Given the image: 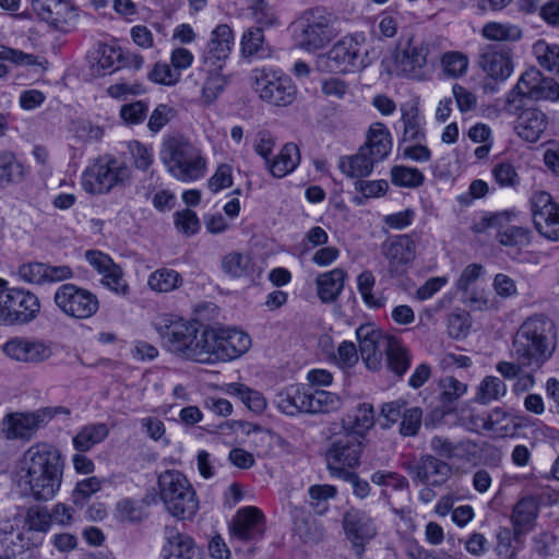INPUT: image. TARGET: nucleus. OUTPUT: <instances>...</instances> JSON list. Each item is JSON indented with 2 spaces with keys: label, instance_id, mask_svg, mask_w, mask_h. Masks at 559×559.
<instances>
[{
  "label": "nucleus",
  "instance_id": "bb28decb",
  "mask_svg": "<svg viewBox=\"0 0 559 559\" xmlns=\"http://www.w3.org/2000/svg\"><path fill=\"white\" fill-rule=\"evenodd\" d=\"M223 68L201 66L198 74L203 79L200 102L210 106L223 94L228 84L227 75L223 74Z\"/></svg>",
  "mask_w": 559,
  "mask_h": 559
},
{
  "label": "nucleus",
  "instance_id": "a878e982",
  "mask_svg": "<svg viewBox=\"0 0 559 559\" xmlns=\"http://www.w3.org/2000/svg\"><path fill=\"white\" fill-rule=\"evenodd\" d=\"M523 83H526L527 98L533 100H559V83L551 78H546L536 68H531L523 73Z\"/></svg>",
  "mask_w": 559,
  "mask_h": 559
},
{
  "label": "nucleus",
  "instance_id": "b1692460",
  "mask_svg": "<svg viewBox=\"0 0 559 559\" xmlns=\"http://www.w3.org/2000/svg\"><path fill=\"white\" fill-rule=\"evenodd\" d=\"M11 310L9 313V324H25L33 321L40 311L38 297L22 288H11Z\"/></svg>",
  "mask_w": 559,
  "mask_h": 559
},
{
  "label": "nucleus",
  "instance_id": "c9c22d12",
  "mask_svg": "<svg viewBox=\"0 0 559 559\" xmlns=\"http://www.w3.org/2000/svg\"><path fill=\"white\" fill-rule=\"evenodd\" d=\"M163 551L165 559H199L200 556L193 539L181 533L169 535Z\"/></svg>",
  "mask_w": 559,
  "mask_h": 559
},
{
  "label": "nucleus",
  "instance_id": "7c9ffc66",
  "mask_svg": "<svg viewBox=\"0 0 559 559\" xmlns=\"http://www.w3.org/2000/svg\"><path fill=\"white\" fill-rule=\"evenodd\" d=\"M308 391L297 384L289 385L280 391L274 399L277 409L288 416L307 413Z\"/></svg>",
  "mask_w": 559,
  "mask_h": 559
},
{
  "label": "nucleus",
  "instance_id": "473e14b6",
  "mask_svg": "<svg viewBox=\"0 0 559 559\" xmlns=\"http://www.w3.org/2000/svg\"><path fill=\"white\" fill-rule=\"evenodd\" d=\"M345 277V271L340 267L319 275L317 288L320 300L325 304L336 300L344 288Z\"/></svg>",
  "mask_w": 559,
  "mask_h": 559
},
{
  "label": "nucleus",
  "instance_id": "58836bf2",
  "mask_svg": "<svg viewBox=\"0 0 559 559\" xmlns=\"http://www.w3.org/2000/svg\"><path fill=\"white\" fill-rule=\"evenodd\" d=\"M1 531V544L11 556L21 555L31 547L37 546L27 530L15 531L12 525H5Z\"/></svg>",
  "mask_w": 559,
  "mask_h": 559
},
{
  "label": "nucleus",
  "instance_id": "39448f33",
  "mask_svg": "<svg viewBox=\"0 0 559 559\" xmlns=\"http://www.w3.org/2000/svg\"><path fill=\"white\" fill-rule=\"evenodd\" d=\"M158 495L166 510L178 520H192L199 499L189 479L179 471L167 469L157 479Z\"/></svg>",
  "mask_w": 559,
  "mask_h": 559
},
{
  "label": "nucleus",
  "instance_id": "6e6552de",
  "mask_svg": "<svg viewBox=\"0 0 559 559\" xmlns=\"http://www.w3.org/2000/svg\"><path fill=\"white\" fill-rule=\"evenodd\" d=\"M252 80L259 97L274 106H288L296 99L297 87L282 70L263 67L252 70Z\"/></svg>",
  "mask_w": 559,
  "mask_h": 559
},
{
  "label": "nucleus",
  "instance_id": "f704fd0d",
  "mask_svg": "<svg viewBox=\"0 0 559 559\" xmlns=\"http://www.w3.org/2000/svg\"><path fill=\"white\" fill-rule=\"evenodd\" d=\"M374 164L369 154L360 147L356 154L341 157L338 167L346 176L359 180L372 173Z\"/></svg>",
  "mask_w": 559,
  "mask_h": 559
},
{
  "label": "nucleus",
  "instance_id": "aec40b11",
  "mask_svg": "<svg viewBox=\"0 0 559 559\" xmlns=\"http://www.w3.org/2000/svg\"><path fill=\"white\" fill-rule=\"evenodd\" d=\"M478 64L495 80H507L513 72L511 49L501 45H486L481 48Z\"/></svg>",
  "mask_w": 559,
  "mask_h": 559
},
{
  "label": "nucleus",
  "instance_id": "dca6fc26",
  "mask_svg": "<svg viewBox=\"0 0 559 559\" xmlns=\"http://www.w3.org/2000/svg\"><path fill=\"white\" fill-rule=\"evenodd\" d=\"M214 341L209 344V362L235 359L247 353L251 346L250 336L236 329H214Z\"/></svg>",
  "mask_w": 559,
  "mask_h": 559
},
{
  "label": "nucleus",
  "instance_id": "774afa93",
  "mask_svg": "<svg viewBox=\"0 0 559 559\" xmlns=\"http://www.w3.org/2000/svg\"><path fill=\"white\" fill-rule=\"evenodd\" d=\"M148 106L143 100H136L122 105L120 108V117L128 124H139L144 121Z\"/></svg>",
  "mask_w": 559,
  "mask_h": 559
},
{
  "label": "nucleus",
  "instance_id": "680f3d73",
  "mask_svg": "<svg viewBox=\"0 0 559 559\" xmlns=\"http://www.w3.org/2000/svg\"><path fill=\"white\" fill-rule=\"evenodd\" d=\"M103 274L102 284L111 292L126 296L129 293V285L123 278V272L117 264H112Z\"/></svg>",
  "mask_w": 559,
  "mask_h": 559
},
{
  "label": "nucleus",
  "instance_id": "393cba45",
  "mask_svg": "<svg viewBox=\"0 0 559 559\" xmlns=\"http://www.w3.org/2000/svg\"><path fill=\"white\" fill-rule=\"evenodd\" d=\"M230 531L240 540L258 539L264 532L263 514L255 507L240 509L233 519Z\"/></svg>",
  "mask_w": 559,
  "mask_h": 559
},
{
  "label": "nucleus",
  "instance_id": "9d476101",
  "mask_svg": "<svg viewBox=\"0 0 559 559\" xmlns=\"http://www.w3.org/2000/svg\"><path fill=\"white\" fill-rule=\"evenodd\" d=\"M296 25L300 31L298 44L307 51L324 47L337 35L331 15L321 9L304 12Z\"/></svg>",
  "mask_w": 559,
  "mask_h": 559
},
{
  "label": "nucleus",
  "instance_id": "2f4dec72",
  "mask_svg": "<svg viewBox=\"0 0 559 559\" xmlns=\"http://www.w3.org/2000/svg\"><path fill=\"white\" fill-rule=\"evenodd\" d=\"M374 426V409L369 403L359 404L356 409L342 419L345 432L357 433L360 439Z\"/></svg>",
  "mask_w": 559,
  "mask_h": 559
},
{
  "label": "nucleus",
  "instance_id": "5701e85b",
  "mask_svg": "<svg viewBox=\"0 0 559 559\" xmlns=\"http://www.w3.org/2000/svg\"><path fill=\"white\" fill-rule=\"evenodd\" d=\"M234 44V34L226 24L214 28L201 56L202 66L223 68Z\"/></svg>",
  "mask_w": 559,
  "mask_h": 559
},
{
  "label": "nucleus",
  "instance_id": "4be33fe9",
  "mask_svg": "<svg viewBox=\"0 0 559 559\" xmlns=\"http://www.w3.org/2000/svg\"><path fill=\"white\" fill-rule=\"evenodd\" d=\"M343 528L358 556L362 554L365 545L369 543L377 533L371 518L365 512L355 509L345 513Z\"/></svg>",
  "mask_w": 559,
  "mask_h": 559
},
{
  "label": "nucleus",
  "instance_id": "69168bd1",
  "mask_svg": "<svg viewBox=\"0 0 559 559\" xmlns=\"http://www.w3.org/2000/svg\"><path fill=\"white\" fill-rule=\"evenodd\" d=\"M249 10L254 21L262 26H272L277 23L274 9L265 0H252Z\"/></svg>",
  "mask_w": 559,
  "mask_h": 559
},
{
  "label": "nucleus",
  "instance_id": "c85d7f7f",
  "mask_svg": "<svg viewBox=\"0 0 559 559\" xmlns=\"http://www.w3.org/2000/svg\"><path fill=\"white\" fill-rule=\"evenodd\" d=\"M361 148L376 163L385 159L392 150V138L389 129L380 122L371 124L367 134V141Z\"/></svg>",
  "mask_w": 559,
  "mask_h": 559
},
{
  "label": "nucleus",
  "instance_id": "4d7b16f0",
  "mask_svg": "<svg viewBox=\"0 0 559 559\" xmlns=\"http://www.w3.org/2000/svg\"><path fill=\"white\" fill-rule=\"evenodd\" d=\"M424 175L417 168L394 166L391 170L392 183L397 187L415 188L424 182Z\"/></svg>",
  "mask_w": 559,
  "mask_h": 559
},
{
  "label": "nucleus",
  "instance_id": "052dcab7",
  "mask_svg": "<svg viewBox=\"0 0 559 559\" xmlns=\"http://www.w3.org/2000/svg\"><path fill=\"white\" fill-rule=\"evenodd\" d=\"M310 504L316 513L323 514L328 510V500L336 496V488L332 485H312L308 489Z\"/></svg>",
  "mask_w": 559,
  "mask_h": 559
},
{
  "label": "nucleus",
  "instance_id": "72a5a7b5",
  "mask_svg": "<svg viewBox=\"0 0 559 559\" xmlns=\"http://www.w3.org/2000/svg\"><path fill=\"white\" fill-rule=\"evenodd\" d=\"M299 160L298 147L293 143H287L273 159H270L266 166L274 177L283 178L298 166Z\"/></svg>",
  "mask_w": 559,
  "mask_h": 559
},
{
  "label": "nucleus",
  "instance_id": "37998d69",
  "mask_svg": "<svg viewBox=\"0 0 559 559\" xmlns=\"http://www.w3.org/2000/svg\"><path fill=\"white\" fill-rule=\"evenodd\" d=\"M374 285L376 277L371 271H364L357 276V288L364 304L371 309H380L385 305L386 299L381 294H373Z\"/></svg>",
  "mask_w": 559,
  "mask_h": 559
},
{
  "label": "nucleus",
  "instance_id": "423d86ee",
  "mask_svg": "<svg viewBox=\"0 0 559 559\" xmlns=\"http://www.w3.org/2000/svg\"><path fill=\"white\" fill-rule=\"evenodd\" d=\"M130 177L128 166L111 155L96 158L82 175V187L91 194H103L123 186Z\"/></svg>",
  "mask_w": 559,
  "mask_h": 559
},
{
  "label": "nucleus",
  "instance_id": "cd10ccee",
  "mask_svg": "<svg viewBox=\"0 0 559 559\" xmlns=\"http://www.w3.org/2000/svg\"><path fill=\"white\" fill-rule=\"evenodd\" d=\"M32 8L40 20L58 29L67 24L72 12L67 0H33Z\"/></svg>",
  "mask_w": 559,
  "mask_h": 559
},
{
  "label": "nucleus",
  "instance_id": "de8ad7c7",
  "mask_svg": "<svg viewBox=\"0 0 559 559\" xmlns=\"http://www.w3.org/2000/svg\"><path fill=\"white\" fill-rule=\"evenodd\" d=\"M468 58L460 51H447L440 58V66L444 76L457 79L463 76L468 69Z\"/></svg>",
  "mask_w": 559,
  "mask_h": 559
},
{
  "label": "nucleus",
  "instance_id": "338daca9",
  "mask_svg": "<svg viewBox=\"0 0 559 559\" xmlns=\"http://www.w3.org/2000/svg\"><path fill=\"white\" fill-rule=\"evenodd\" d=\"M45 263L29 262L22 264L17 270L21 281L33 285H45Z\"/></svg>",
  "mask_w": 559,
  "mask_h": 559
},
{
  "label": "nucleus",
  "instance_id": "79ce46f5",
  "mask_svg": "<svg viewBox=\"0 0 559 559\" xmlns=\"http://www.w3.org/2000/svg\"><path fill=\"white\" fill-rule=\"evenodd\" d=\"M241 50L245 56L270 57L271 49L264 41L262 28L251 27L242 35Z\"/></svg>",
  "mask_w": 559,
  "mask_h": 559
},
{
  "label": "nucleus",
  "instance_id": "864d4df0",
  "mask_svg": "<svg viewBox=\"0 0 559 559\" xmlns=\"http://www.w3.org/2000/svg\"><path fill=\"white\" fill-rule=\"evenodd\" d=\"M507 393L506 383L498 377L487 376L478 386L476 401L481 404H488L504 396Z\"/></svg>",
  "mask_w": 559,
  "mask_h": 559
},
{
  "label": "nucleus",
  "instance_id": "c756f323",
  "mask_svg": "<svg viewBox=\"0 0 559 559\" xmlns=\"http://www.w3.org/2000/svg\"><path fill=\"white\" fill-rule=\"evenodd\" d=\"M547 128L546 115L534 108L525 109L518 118L515 131L523 140L537 142Z\"/></svg>",
  "mask_w": 559,
  "mask_h": 559
},
{
  "label": "nucleus",
  "instance_id": "c03bdc74",
  "mask_svg": "<svg viewBox=\"0 0 559 559\" xmlns=\"http://www.w3.org/2000/svg\"><path fill=\"white\" fill-rule=\"evenodd\" d=\"M385 354L389 370L397 377H402L411 366V356L406 347L394 337Z\"/></svg>",
  "mask_w": 559,
  "mask_h": 559
},
{
  "label": "nucleus",
  "instance_id": "0e129e2a",
  "mask_svg": "<svg viewBox=\"0 0 559 559\" xmlns=\"http://www.w3.org/2000/svg\"><path fill=\"white\" fill-rule=\"evenodd\" d=\"M423 419V411L420 407H406L400 425V433L404 437H414L418 433Z\"/></svg>",
  "mask_w": 559,
  "mask_h": 559
},
{
  "label": "nucleus",
  "instance_id": "7ed1b4c3",
  "mask_svg": "<svg viewBox=\"0 0 559 559\" xmlns=\"http://www.w3.org/2000/svg\"><path fill=\"white\" fill-rule=\"evenodd\" d=\"M159 157L166 170L179 181L189 183L205 175L206 159L201 150L182 135L165 138Z\"/></svg>",
  "mask_w": 559,
  "mask_h": 559
},
{
  "label": "nucleus",
  "instance_id": "a211bd4d",
  "mask_svg": "<svg viewBox=\"0 0 559 559\" xmlns=\"http://www.w3.org/2000/svg\"><path fill=\"white\" fill-rule=\"evenodd\" d=\"M359 352L366 367L372 371L379 370L382 361V352H386L394 336L383 334L373 324H361L356 330Z\"/></svg>",
  "mask_w": 559,
  "mask_h": 559
},
{
  "label": "nucleus",
  "instance_id": "49530a36",
  "mask_svg": "<svg viewBox=\"0 0 559 559\" xmlns=\"http://www.w3.org/2000/svg\"><path fill=\"white\" fill-rule=\"evenodd\" d=\"M484 427L499 437H508L513 436L518 431L519 425L510 415L502 412L500 408H495L488 415Z\"/></svg>",
  "mask_w": 559,
  "mask_h": 559
},
{
  "label": "nucleus",
  "instance_id": "6e6d98bb",
  "mask_svg": "<svg viewBox=\"0 0 559 559\" xmlns=\"http://www.w3.org/2000/svg\"><path fill=\"white\" fill-rule=\"evenodd\" d=\"M439 399L442 404H452L467 392V384L454 377H444L439 381Z\"/></svg>",
  "mask_w": 559,
  "mask_h": 559
},
{
  "label": "nucleus",
  "instance_id": "f257e3e1",
  "mask_svg": "<svg viewBox=\"0 0 559 559\" xmlns=\"http://www.w3.org/2000/svg\"><path fill=\"white\" fill-rule=\"evenodd\" d=\"M63 469L61 451L49 442H37L24 452L15 483L22 496L38 502L50 501L60 490Z\"/></svg>",
  "mask_w": 559,
  "mask_h": 559
},
{
  "label": "nucleus",
  "instance_id": "f03ea898",
  "mask_svg": "<svg viewBox=\"0 0 559 559\" xmlns=\"http://www.w3.org/2000/svg\"><path fill=\"white\" fill-rule=\"evenodd\" d=\"M166 348L174 355L197 362H209V344L214 341V329L194 320L171 321L158 329Z\"/></svg>",
  "mask_w": 559,
  "mask_h": 559
},
{
  "label": "nucleus",
  "instance_id": "a18cd8bd",
  "mask_svg": "<svg viewBox=\"0 0 559 559\" xmlns=\"http://www.w3.org/2000/svg\"><path fill=\"white\" fill-rule=\"evenodd\" d=\"M227 393L235 395L252 412L261 414L266 408V400L259 391L252 390L241 383H230Z\"/></svg>",
  "mask_w": 559,
  "mask_h": 559
},
{
  "label": "nucleus",
  "instance_id": "09e8293b",
  "mask_svg": "<svg viewBox=\"0 0 559 559\" xmlns=\"http://www.w3.org/2000/svg\"><path fill=\"white\" fill-rule=\"evenodd\" d=\"M24 177V166L13 154H0V185L17 183L22 181Z\"/></svg>",
  "mask_w": 559,
  "mask_h": 559
},
{
  "label": "nucleus",
  "instance_id": "ea45409f",
  "mask_svg": "<svg viewBox=\"0 0 559 559\" xmlns=\"http://www.w3.org/2000/svg\"><path fill=\"white\" fill-rule=\"evenodd\" d=\"M401 111L404 126L402 142H423L425 140L424 120L419 110L414 106H403Z\"/></svg>",
  "mask_w": 559,
  "mask_h": 559
},
{
  "label": "nucleus",
  "instance_id": "2eb2a0df",
  "mask_svg": "<svg viewBox=\"0 0 559 559\" xmlns=\"http://www.w3.org/2000/svg\"><path fill=\"white\" fill-rule=\"evenodd\" d=\"M381 253L388 262L389 275L403 276L416 258V241L406 234L393 236L382 242Z\"/></svg>",
  "mask_w": 559,
  "mask_h": 559
},
{
  "label": "nucleus",
  "instance_id": "e433bc0d",
  "mask_svg": "<svg viewBox=\"0 0 559 559\" xmlns=\"http://www.w3.org/2000/svg\"><path fill=\"white\" fill-rule=\"evenodd\" d=\"M147 285L155 293L166 294L180 288L183 278L174 269L160 267L148 275Z\"/></svg>",
  "mask_w": 559,
  "mask_h": 559
},
{
  "label": "nucleus",
  "instance_id": "bf43d9fd",
  "mask_svg": "<svg viewBox=\"0 0 559 559\" xmlns=\"http://www.w3.org/2000/svg\"><path fill=\"white\" fill-rule=\"evenodd\" d=\"M355 190L361 195H356L353 198V202L356 205H362L365 200L368 198H378L383 195L389 185L385 180H373V181H365V180H356L354 183Z\"/></svg>",
  "mask_w": 559,
  "mask_h": 559
},
{
  "label": "nucleus",
  "instance_id": "5fc2aeb1",
  "mask_svg": "<svg viewBox=\"0 0 559 559\" xmlns=\"http://www.w3.org/2000/svg\"><path fill=\"white\" fill-rule=\"evenodd\" d=\"M533 53L540 67L548 71L559 69V46L539 39L533 45Z\"/></svg>",
  "mask_w": 559,
  "mask_h": 559
},
{
  "label": "nucleus",
  "instance_id": "e2e57ef3",
  "mask_svg": "<svg viewBox=\"0 0 559 559\" xmlns=\"http://www.w3.org/2000/svg\"><path fill=\"white\" fill-rule=\"evenodd\" d=\"M181 78V73L174 67L165 62H157L148 73V79L154 83L173 86L176 85Z\"/></svg>",
  "mask_w": 559,
  "mask_h": 559
},
{
  "label": "nucleus",
  "instance_id": "ddd939ff",
  "mask_svg": "<svg viewBox=\"0 0 559 559\" xmlns=\"http://www.w3.org/2000/svg\"><path fill=\"white\" fill-rule=\"evenodd\" d=\"M535 229L546 239L559 241V203L546 191H535L531 199Z\"/></svg>",
  "mask_w": 559,
  "mask_h": 559
},
{
  "label": "nucleus",
  "instance_id": "412c9836",
  "mask_svg": "<svg viewBox=\"0 0 559 559\" xmlns=\"http://www.w3.org/2000/svg\"><path fill=\"white\" fill-rule=\"evenodd\" d=\"M3 353L16 361L41 362L51 357L52 348L41 340L14 337L3 345Z\"/></svg>",
  "mask_w": 559,
  "mask_h": 559
},
{
  "label": "nucleus",
  "instance_id": "13d9d810",
  "mask_svg": "<svg viewBox=\"0 0 559 559\" xmlns=\"http://www.w3.org/2000/svg\"><path fill=\"white\" fill-rule=\"evenodd\" d=\"M524 532L518 533L516 527H513V530L500 527L497 532L498 555L513 559L516 554V546L514 544L519 542Z\"/></svg>",
  "mask_w": 559,
  "mask_h": 559
},
{
  "label": "nucleus",
  "instance_id": "f3484780",
  "mask_svg": "<svg viewBox=\"0 0 559 559\" xmlns=\"http://www.w3.org/2000/svg\"><path fill=\"white\" fill-rule=\"evenodd\" d=\"M429 52V44L413 39L408 40L395 56L397 74L417 81L426 80L428 76L427 57Z\"/></svg>",
  "mask_w": 559,
  "mask_h": 559
},
{
  "label": "nucleus",
  "instance_id": "20e7f679",
  "mask_svg": "<svg viewBox=\"0 0 559 559\" xmlns=\"http://www.w3.org/2000/svg\"><path fill=\"white\" fill-rule=\"evenodd\" d=\"M556 343L548 336L547 322L539 317L528 318L513 340L515 359L524 367L539 369L551 358Z\"/></svg>",
  "mask_w": 559,
  "mask_h": 559
},
{
  "label": "nucleus",
  "instance_id": "f8f14e48",
  "mask_svg": "<svg viewBox=\"0 0 559 559\" xmlns=\"http://www.w3.org/2000/svg\"><path fill=\"white\" fill-rule=\"evenodd\" d=\"M59 413L70 412L63 407H47L32 413H9L2 419L4 437L8 440H29L40 426Z\"/></svg>",
  "mask_w": 559,
  "mask_h": 559
},
{
  "label": "nucleus",
  "instance_id": "1a4fd4ad",
  "mask_svg": "<svg viewBox=\"0 0 559 559\" xmlns=\"http://www.w3.org/2000/svg\"><path fill=\"white\" fill-rule=\"evenodd\" d=\"M518 214L513 211H502L485 214L474 224L475 233H485L493 228L497 230L496 239L501 246L522 248L531 243V230L515 225Z\"/></svg>",
  "mask_w": 559,
  "mask_h": 559
},
{
  "label": "nucleus",
  "instance_id": "6ab92c4d",
  "mask_svg": "<svg viewBox=\"0 0 559 559\" xmlns=\"http://www.w3.org/2000/svg\"><path fill=\"white\" fill-rule=\"evenodd\" d=\"M414 483L441 486L451 474V467L445 462L432 456L421 455L418 460L403 463Z\"/></svg>",
  "mask_w": 559,
  "mask_h": 559
},
{
  "label": "nucleus",
  "instance_id": "8fccbe9b",
  "mask_svg": "<svg viewBox=\"0 0 559 559\" xmlns=\"http://www.w3.org/2000/svg\"><path fill=\"white\" fill-rule=\"evenodd\" d=\"M485 38L496 41H518L522 37V31L516 25L490 22L481 31Z\"/></svg>",
  "mask_w": 559,
  "mask_h": 559
},
{
  "label": "nucleus",
  "instance_id": "4468645a",
  "mask_svg": "<svg viewBox=\"0 0 559 559\" xmlns=\"http://www.w3.org/2000/svg\"><path fill=\"white\" fill-rule=\"evenodd\" d=\"M362 451V442L357 433H340L326 451V463L332 474L345 472L346 467L358 465Z\"/></svg>",
  "mask_w": 559,
  "mask_h": 559
},
{
  "label": "nucleus",
  "instance_id": "9b49d317",
  "mask_svg": "<svg viewBox=\"0 0 559 559\" xmlns=\"http://www.w3.org/2000/svg\"><path fill=\"white\" fill-rule=\"evenodd\" d=\"M53 302L66 317L73 320L91 319L99 310L98 297L72 283L62 284L56 289Z\"/></svg>",
  "mask_w": 559,
  "mask_h": 559
},
{
  "label": "nucleus",
  "instance_id": "3c124183",
  "mask_svg": "<svg viewBox=\"0 0 559 559\" xmlns=\"http://www.w3.org/2000/svg\"><path fill=\"white\" fill-rule=\"evenodd\" d=\"M222 267L231 277H242L252 272L253 263L249 254L230 252L223 258Z\"/></svg>",
  "mask_w": 559,
  "mask_h": 559
},
{
  "label": "nucleus",
  "instance_id": "0eeeda50",
  "mask_svg": "<svg viewBox=\"0 0 559 559\" xmlns=\"http://www.w3.org/2000/svg\"><path fill=\"white\" fill-rule=\"evenodd\" d=\"M365 37L362 34L340 39L324 55L317 59V67L323 72H349L367 66V50L362 52Z\"/></svg>",
  "mask_w": 559,
  "mask_h": 559
},
{
  "label": "nucleus",
  "instance_id": "a19ab883",
  "mask_svg": "<svg viewBox=\"0 0 559 559\" xmlns=\"http://www.w3.org/2000/svg\"><path fill=\"white\" fill-rule=\"evenodd\" d=\"M307 413H331L338 411L342 406V399L333 392L325 390L308 391Z\"/></svg>",
  "mask_w": 559,
  "mask_h": 559
},
{
  "label": "nucleus",
  "instance_id": "603ef678",
  "mask_svg": "<svg viewBox=\"0 0 559 559\" xmlns=\"http://www.w3.org/2000/svg\"><path fill=\"white\" fill-rule=\"evenodd\" d=\"M537 514V508L534 501L530 498L521 499L513 508L511 521L513 527L519 532L526 531V527L533 523Z\"/></svg>",
  "mask_w": 559,
  "mask_h": 559
},
{
  "label": "nucleus",
  "instance_id": "4c0bfd02",
  "mask_svg": "<svg viewBox=\"0 0 559 559\" xmlns=\"http://www.w3.org/2000/svg\"><path fill=\"white\" fill-rule=\"evenodd\" d=\"M108 433L109 429L104 423L86 425L73 438V447L79 452H86L104 441Z\"/></svg>",
  "mask_w": 559,
  "mask_h": 559
}]
</instances>
